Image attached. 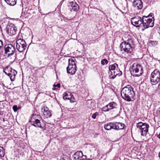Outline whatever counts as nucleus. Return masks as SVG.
Listing matches in <instances>:
<instances>
[{"label":"nucleus","mask_w":160,"mask_h":160,"mask_svg":"<svg viewBox=\"0 0 160 160\" xmlns=\"http://www.w3.org/2000/svg\"><path fill=\"white\" fill-rule=\"evenodd\" d=\"M135 95L133 88L129 85L123 88L121 91L122 98L128 102L133 101L135 99Z\"/></svg>","instance_id":"obj_1"},{"label":"nucleus","mask_w":160,"mask_h":160,"mask_svg":"<svg viewBox=\"0 0 160 160\" xmlns=\"http://www.w3.org/2000/svg\"><path fill=\"white\" fill-rule=\"evenodd\" d=\"M132 43V40L131 39H128L127 41L123 42L120 44V48L121 51H123L129 55L132 53L133 49L130 43Z\"/></svg>","instance_id":"obj_2"},{"label":"nucleus","mask_w":160,"mask_h":160,"mask_svg":"<svg viewBox=\"0 0 160 160\" xmlns=\"http://www.w3.org/2000/svg\"><path fill=\"white\" fill-rule=\"evenodd\" d=\"M41 118L40 115L33 114L29 121L31 123V125H32L36 127L40 128L42 131H44L46 129V124L44 123L42 125L41 122L38 119Z\"/></svg>","instance_id":"obj_3"},{"label":"nucleus","mask_w":160,"mask_h":160,"mask_svg":"<svg viewBox=\"0 0 160 160\" xmlns=\"http://www.w3.org/2000/svg\"><path fill=\"white\" fill-rule=\"evenodd\" d=\"M75 60L73 57L68 59V66L67 68V70L68 73L71 75L74 74L77 70Z\"/></svg>","instance_id":"obj_4"},{"label":"nucleus","mask_w":160,"mask_h":160,"mask_svg":"<svg viewBox=\"0 0 160 160\" xmlns=\"http://www.w3.org/2000/svg\"><path fill=\"white\" fill-rule=\"evenodd\" d=\"M131 68V73L135 74V76H139L143 73L142 67L139 64L134 63Z\"/></svg>","instance_id":"obj_5"},{"label":"nucleus","mask_w":160,"mask_h":160,"mask_svg":"<svg viewBox=\"0 0 160 160\" xmlns=\"http://www.w3.org/2000/svg\"><path fill=\"white\" fill-rule=\"evenodd\" d=\"M143 24L141 26H143V28L142 29V31H144L145 29L149 27H152L154 25V17L150 18H148V17L143 16Z\"/></svg>","instance_id":"obj_6"},{"label":"nucleus","mask_w":160,"mask_h":160,"mask_svg":"<svg viewBox=\"0 0 160 160\" xmlns=\"http://www.w3.org/2000/svg\"><path fill=\"white\" fill-rule=\"evenodd\" d=\"M3 72L10 77L12 81L15 80L16 75L17 73L16 70L12 69L9 66H8L4 68Z\"/></svg>","instance_id":"obj_7"},{"label":"nucleus","mask_w":160,"mask_h":160,"mask_svg":"<svg viewBox=\"0 0 160 160\" xmlns=\"http://www.w3.org/2000/svg\"><path fill=\"white\" fill-rule=\"evenodd\" d=\"M150 81L152 85H156L160 80V72L157 70H154L151 73L150 77Z\"/></svg>","instance_id":"obj_8"},{"label":"nucleus","mask_w":160,"mask_h":160,"mask_svg":"<svg viewBox=\"0 0 160 160\" xmlns=\"http://www.w3.org/2000/svg\"><path fill=\"white\" fill-rule=\"evenodd\" d=\"M5 53L8 58H10L15 54V49L14 47L11 44H6L4 46Z\"/></svg>","instance_id":"obj_9"},{"label":"nucleus","mask_w":160,"mask_h":160,"mask_svg":"<svg viewBox=\"0 0 160 160\" xmlns=\"http://www.w3.org/2000/svg\"><path fill=\"white\" fill-rule=\"evenodd\" d=\"M149 125L146 123L140 122L137 124V128L139 129L140 132H141V135L145 136L147 134L148 131Z\"/></svg>","instance_id":"obj_10"},{"label":"nucleus","mask_w":160,"mask_h":160,"mask_svg":"<svg viewBox=\"0 0 160 160\" xmlns=\"http://www.w3.org/2000/svg\"><path fill=\"white\" fill-rule=\"evenodd\" d=\"M16 48L20 52H22L26 49L27 45L25 41L23 39L19 38L18 37L16 41Z\"/></svg>","instance_id":"obj_11"},{"label":"nucleus","mask_w":160,"mask_h":160,"mask_svg":"<svg viewBox=\"0 0 160 160\" xmlns=\"http://www.w3.org/2000/svg\"><path fill=\"white\" fill-rule=\"evenodd\" d=\"M143 17L142 18L139 16H136L131 19L132 24L136 27H139L143 24Z\"/></svg>","instance_id":"obj_12"},{"label":"nucleus","mask_w":160,"mask_h":160,"mask_svg":"<svg viewBox=\"0 0 160 160\" xmlns=\"http://www.w3.org/2000/svg\"><path fill=\"white\" fill-rule=\"evenodd\" d=\"M6 30V32L9 35L12 36L16 34L17 29L14 24L11 23L7 25Z\"/></svg>","instance_id":"obj_13"},{"label":"nucleus","mask_w":160,"mask_h":160,"mask_svg":"<svg viewBox=\"0 0 160 160\" xmlns=\"http://www.w3.org/2000/svg\"><path fill=\"white\" fill-rule=\"evenodd\" d=\"M41 112L44 118H50L52 116L51 111L47 107H43L41 109Z\"/></svg>","instance_id":"obj_14"},{"label":"nucleus","mask_w":160,"mask_h":160,"mask_svg":"<svg viewBox=\"0 0 160 160\" xmlns=\"http://www.w3.org/2000/svg\"><path fill=\"white\" fill-rule=\"evenodd\" d=\"M68 7L70 9L71 11L77 12L79 9V7L78 4L75 1L70 2Z\"/></svg>","instance_id":"obj_15"},{"label":"nucleus","mask_w":160,"mask_h":160,"mask_svg":"<svg viewBox=\"0 0 160 160\" xmlns=\"http://www.w3.org/2000/svg\"><path fill=\"white\" fill-rule=\"evenodd\" d=\"M133 6L137 9H141L143 6L142 0H134L133 2Z\"/></svg>","instance_id":"obj_16"},{"label":"nucleus","mask_w":160,"mask_h":160,"mask_svg":"<svg viewBox=\"0 0 160 160\" xmlns=\"http://www.w3.org/2000/svg\"><path fill=\"white\" fill-rule=\"evenodd\" d=\"M125 126L124 124L117 122H114V129L118 130L124 129Z\"/></svg>","instance_id":"obj_17"},{"label":"nucleus","mask_w":160,"mask_h":160,"mask_svg":"<svg viewBox=\"0 0 160 160\" xmlns=\"http://www.w3.org/2000/svg\"><path fill=\"white\" fill-rule=\"evenodd\" d=\"M82 155V152L81 151L77 152L73 155V160H79V158Z\"/></svg>","instance_id":"obj_18"},{"label":"nucleus","mask_w":160,"mask_h":160,"mask_svg":"<svg viewBox=\"0 0 160 160\" xmlns=\"http://www.w3.org/2000/svg\"><path fill=\"white\" fill-rule=\"evenodd\" d=\"M104 128L106 130H108L112 129H114V122H109L105 124Z\"/></svg>","instance_id":"obj_19"},{"label":"nucleus","mask_w":160,"mask_h":160,"mask_svg":"<svg viewBox=\"0 0 160 160\" xmlns=\"http://www.w3.org/2000/svg\"><path fill=\"white\" fill-rule=\"evenodd\" d=\"M72 93L69 92H66L63 94V99L65 100H69L70 99V96Z\"/></svg>","instance_id":"obj_20"},{"label":"nucleus","mask_w":160,"mask_h":160,"mask_svg":"<svg viewBox=\"0 0 160 160\" xmlns=\"http://www.w3.org/2000/svg\"><path fill=\"white\" fill-rule=\"evenodd\" d=\"M118 67V65L116 63H114L113 65H110L109 67V69L111 72V73H112V72L115 70L116 69H117Z\"/></svg>","instance_id":"obj_21"},{"label":"nucleus","mask_w":160,"mask_h":160,"mask_svg":"<svg viewBox=\"0 0 160 160\" xmlns=\"http://www.w3.org/2000/svg\"><path fill=\"white\" fill-rule=\"evenodd\" d=\"M108 105V107L109 111L116 108V104L114 102H112L109 103Z\"/></svg>","instance_id":"obj_22"},{"label":"nucleus","mask_w":160,"mask_h":160,"mask_svg":"<svg viewBox=\"0 0 160 160\" xmlns=\"http://www.w3.org/2000/svg\"><path fill=\"white\" fill-rule=\"evenodd\" d=\"M122 73V72L120 70L119 68L118 67V69H116L115 70L113 71V72H112V73H111V75H116L117 76H119Z\"/></svg>","instance_id":"obj_23"},{"label":"nucleus","mask_w":160,"mask_h":160,"mask_svg":"<svg viewBox=\"0 0 160 160\" xmlns=\"http://www.w3.org/2000/svg\"><path fill=\"white\" fill-rule=\"evenodd\" d=\"M7 3L11 6H14L17 2V0H4Z\"/></svg>","instance_id":"obj_24"},{"label":"nucleus","mask_w":160,"mask_h":160,"mask_svg":"<svg viewBox=\"0 0 160 160\" xmlns=\"http://www.w3.org/2000/svg\"><path fill=\"white\" fill-rule=\"evenodd\" d=\"M0 158L3 157L5 154L4 149L2 147H0Z\"/></svg>","instance_id":"obj_25"},{"label":"nucleus","mask_w":160,"mask_h":160,"mask_svg":"<svg viewBox=\"0 0 160 160\" xmlns=\"http://www.w3.org/2000/svg\"><path fill=\"white\" fill-rule=\"evenodd\" d=\"M108 105H106L105 107H103L102 108V111H103L106 112H108L109 111L108 107Z\"/></svg>","instance_id":"obj_26"},{"label":"nucleus","mask_w":160,"mask_h":160,"mask_svg":"<svg viewBox=\"0 0 160 160\" xmlns=\"http://www.w3.org/2000/svg\"><path fill=\"white\" fill-rule=\"evenodd\" d=\"M108 60L106 59H104L102 60L101 62V64L102 65H104L105 64H107L108 63Z\"/></svg>","instance_id":"obj_27"},{"label":"nucleus","mask_w":160,"mask_h":160,"mask_svg":"<svg viewBox=\"0 0 160 160\" xmlns=\"http://www.w3.org/2000/svg\"><path fill=\"white\" fill-rule=\"evenodd\" d=\"M98 115L99 113L96 112L92 115V117L93 119H95L96 118L97 116H98Z\"/></svg>","instance_id":"obj_28"},{"label":"nucleus","mask_w":160,"mask_h":160,"mask_svg":"<svg viewBox=\"0 0 160 160\" xmlns=\"http://www.w3.org/2000/svg\"><path fill=\"white\" fill-rule=\"evenodd\" d=\"M69 100H70V102H75V100L74 97L72 94H71V95L70 96V99Z\"/></svg>","instance_id":"obj_29"},{"label":"nucleus","mask_w":160,"mask_h":160,"mask_svg":"<svg viewBox=\"0 0 160 160\" xmlns=\"http://www.w3.org/2000/svg\"><path fill=\"white\" fill-rule=\"evenodd\" d=\"M57 87L58 88H60V83H58L57 85L54 84L53 85V87L54 88H52V89L53 90H55V87Z\"/></svg>","instance_id":"obj_30"},{"label":"nucleus","mask_w":160,"mask_h":160,"mask_svg":"<svg viewBox=\"0 0 160 160\" xmlns=\"http://www.w3.org/2000/svg\"><path fill=\"white\" fill-rule=\"evenodd\" d=\"M12 108L13 111L15 112H16L18 110V108L17 105L13 106L12 107Z\"/></svg>","instance_id":"obj_31"},{"label":"nucleus","mask_w":160,"mask_h":160,"mask_svg":"<svg viewBox=\"0 0 160 160\" xmlns=\"http://www.w3.org/2000/svg\"><path fill=\"white\" fill-rule=\"evenodd\" d=\"M3 45V44L2 41L1 40H0V50H1V48H2Z\"/></svg>","instance_id":"obj_32"},{"label":"nucleus","mask_w":160,"mask_h":160,"mask_svg":"<svg viewBox=\"0 0 160 160\" xmlns=\"http://www.w3.org/2000/svg\"><path fill=\"white\" fill-rule=\"evenodd\" d=\"M81 158H82V160H85V159L87 158V156L86 155H83L82 154V156H80Z\"/></svg>","instance_id":"obj_33"},{"label":"nucleus","mask_w":160,"mask_h":160,"mask_svg":"<svg viewBox=\"0 0 160 160\" xmlns=\"http://www.w3.org/2000/svg\"><path fill=\"white\" fill-rule=\"evenodd\" d=\"M153 15V13H151L147 17H148V18L151 17V18H152V17H153L152 16Z\"/></svg>","instance_id":"obj_34"},{"label":"nucleus","mask_w":160,"mask_h":160,"mask_svg":"<svg viewBox=\"0 0 160 160\" xmlns=\"http://www.w3.org/2000/svg\"><path fill=\"white\" fill-rule=\"evenodd\" d=\"M66 158L62 157L60 159V160H67Z\"/></svg>","instance_id":"obj_35"},{"label":"nucleus","mask_w":160,"mask_h":160,"mask_svg":"<svg viewBox=\"0 0 160 160\" xmlns=\"http://www.w3.org/2000/svg\"><path fill=\"white\" fill-rule=\"evenodd\" d=\"M113 76H112L111 78L112 79H114L115 77L116 76H117L116 75H113Z\"/></svg>","instance_id":"obj_36"},{"label":"nucleus","mask_w":160,"mask_h":160,"mask_svg":"<svg viewBox=\"0 0 160 160\" xmlns=\"http://www.w3.org/2000/svg\"><path fill=\"white\" fill-rule=\"evenodd\" d=\"M156 42H157L156 41H155V42H154V41H152V44H153V43H156Z\"/></svg>","instance_id":"obj_37"},{"label":"nucleus","mask_w":160,"mask_h":160,"mask_svg":"<svg viewBox=\"0 0 160 160\" xmlns=\"http://www.w3.org/2000/svg\"><path fill=\"white\" fill-rule=\"evenodd\" d=\"M159 158H160V152L159 153Z\"/></svg>","instance_id":"obj_38"}]
</instances>
